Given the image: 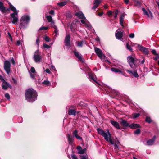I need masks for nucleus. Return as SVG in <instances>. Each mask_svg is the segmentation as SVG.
Masks as SVG:
<instances>
[{"label": "nucleus", "mask_w": 159, "mask_h": 159, "mask_svg": "<svg viewBox=\"0 0 159 159\" xmlns=\"http://www.w3.org/2000/svg\"><path fill=\"white\" fill-rule=\"evenodd\" d=\"M37 94L36 91L33 89H29L26 90L25 98L29 102H33L37 99Z\"/></svg>", "instance_id": "1"}, {"label": "nucleus", "mask_w": 159, "mask_h": 159, "mask_svg": "<svg viewBox=\"0 0 159 159\" xmlns=\"http://www.w3.org/2000/svg\"><path fill=\"white\" fill-rule=\"evenodd\" d=\"M49 13L50 15H46L45 17L48 22L49 23V25L50 26L54 28V32L57 35L58 33V30L57 27L55 25L54 21L52 19V17L55 15L54 11L52 10L49 11Z\"/></svg>", "instance_id": "2"}, {"label": "nucleus", "mask_w": 159, "mask_h": 159, "mask_svg": "<svg viewBox=\"0 0 159 159\" xmlns=\"http://www.w3.org/2000/svg\"><path fill=\"white\" fill-rule=\"evenodd\" d=\"M75 16L81 19V23L84 25V26L89 30H91L92 29V26L89 23L84 16L83 13L80 11L76 12Z\"/></svg>", "instance_id": "3"}, {"label": "nucleus", "mask_w": 159, "mask_h": 159, "mask_svg": "<svg viewBox=\"0 0 159 159\" xmlns=\"http://www.w3.org/2000/svg\"><path fill=\"white\" fill-rule=\"evenodd\" d=\"M8 3L10 7V9L13 12L10 15L11 20L13 24H16L18 20V14L19 11L17 10L16 8L10 2H8Z\"/></svg>", "instance_id": "4"}, {"label": "nucleus", "mask_w": 159, "mask_h": 159, "mask_svg": "<svg viewBox=\"0 0 159 159\" xmlns=\"http://www.w3.org/2000/svg\"><path fill=\"white\" fill-rule=\"evenodd\" d=\"M98 133L102 135L105 139L107 142H110L111 144H114V143L111 139V136L109 130H107L106 132L101 129L98 128L97 129Z\"/></svg>", "instance_id": "5"}, {"label": "nucleus", "mask_w": 159, "mask_h": 159, "mask_svg": "<svg viewBox=\"0 0 159 159\" xmlns=\"http://www.w3.org/2000/svg\"><path fill=\"white\" fill-rule=\"evenodd\" d=\"M127 59L131 68H136L138 66L139 61L136 58L129 56L127 57Z\"/></svg>", "instance_id": "6"}, {"label": "nucleus", "mask_w": 159, "mask_h": 159, "mask_svg": "<svg viewBox=\"0 0 159 159\" xmlns=\"http://www.w3.org/2000/svg\"><path fill=\"white\" fill-rule=\"evenodd\" d=\"M30 17L27 15L23 16L21 18L20 24V29H25L27 26L30 21Z\"/></svg>", "instance_id": "7"}, {"label": "nucleus", "mask_w": 159, "mask_h": 159, "mask_svg": "<svg viewBox=\"0 0 159 159\" xmlns=\"http://www.w3.org/2000/svg\"><path fill=\"white\" fill-rule=\"evenodd\" d=\"M95 51L99 57L102 61H104L106 56L105 55L103 54L102 51L99 48H96L95 49Z\"/></svg>", "instance_id": "8"}, {"label": "nucleus", "mask_w": 159, "mask_h": 159, "mask_svg": "<svg viewBox=\"0 0 159 159\" xmlns=\"http://www.w3.org/2000/svg\"><path fill=\"white\" fill-rule=\"evenodd\" d=\"M11 64L10 62L6 60L4 61V68L7 73L9 75L10 73Z\"/></svg>", "instance_id": "9"}, {"label": "nucleus", "mask_w": 159, "mask_h": 159, "mask_svg": "<svg viewBox=\"0 0 159 159\" xmlns=\"http://www.w3.org/2000/svg\"><path fill=\"white\" fill-rule=\"evenodd\" d=\"M38 52L37 51L35 52V54L33 56V59L35 62L36 63H39L41 62L42 60V57L40 54H36V52Z\"/></svg>", "instance_id": "10"}, {"label": "nucleus", "mask_w": 159, "mask_h": 159, "mask_svg": "<svg viewBox=\"0 0 159 159\" xmlns=\"http://www.w3.org/2000/svg\"><path fill=\"white\" fill-rule=\"evenodd\" d=\"M139 49L143 54L147 55L149 53V51L148 48L139 44H137Z\"/></svg>", "instance_id": "11"}, {"label": "nucleus", "mask_w": 159, "mask_h": 159, "mask_svg": "<svg viewBox=\"0 0 159 159\" xmlns=\"http://www.w3.org/2000/svg\"><path fill=\"white\" fill-rule=\"evenodd\" d=\"M1 81L2 82V88L3 89L7 90L8 88H11L12 87L9 83L7 82L3 78Z\"/></svg>", "instance_id": "12"}, {"label": "nucleus", "mask_w": 159, "mask_h": 159, "mask_svg": "<svg viewBox=\"0 0 159 159\" xmlns=\"http://www.w3.org/2000/svg\"><path fill=\"white\" fill-rule=\"evenodd\" d=\"M70 37L69 34L66 35L64 40V43L66 46L69 47L70 44Z\"/></svg>", "instance_id": "13"}, {"label": "nucleus", "mask_w": 159, "mask_h": 159, "mask_svg": "<svg viewBox=\"0 0 159 159\" xmlns=\"http://www.w3.org/2000/svg\"><path fill=\"white\" fill-rule=\"evenodd\" d=\"M10 9L9 8H6L4 6L3 3L0 2V10L3 13H6Z\"/></svg>", "instance_id": "14"}, {"label": "nucleus", "mask_w": 159, "mask_h": 159, "mask_svg": "<svg viewBox=\"0 0 159 159\" xmlns=\"http://www.w3.org/2000/svg\"><path fill=\"white\" fill-rule=\"evenodd\" d=\"M89 76V79L90 80H92L96 82L97 84H98V83L96 80V76L92 72H89L88 73Z\"/></svg>", "instance_id": "15"}, {"label": "nucleus", "mask_w": 159, "mask_h": 159, "mask_svg": "<svg viewBox=\"0 0 159 159\" xmlns=\"http://www.w3.org/2000/svg\"><path fill=\"white\" fill-rule=\"evenodd\" d=\"M136 68L133 69V70H126V71L128 72L129 74H132L134 77H135L137 78L139 77V75L138 74L137 70H135Z\"/></svg>", "instance_id": "16"}, {"label": "nucleus", "mask_w": 159, "mask_h": 159, "mask_svg": "<svg viewBox=\"0 0 159 159\" xmlns=\"http://www.w3.org/2000/svg\"><path fill=\"white\" fill-rule=\"evenodd\" d=\"M156 138V136H154L151 139H149L147 141L146 145L148 146H152L153 145L155 141Z\"/></svg>", "instance_id": "17"}, {"label": "nucleus", "mask_w": 159, "mask_h": 159, "mask_svg": "<svg viewBox=\"0 0 159 159\" xmlns=\"http://www.w3.org/2000/svg\"><path fill=\"white\" fill-rule=\"evenodd\" d=\"M110 122L112 125L117 129H120L119 124L118 122L112 120H111Z\"/></svg>", "instance_id": "18"}, {"label": "nucleus", "mask_w": 159, "mask_h": 159, "mask_svg": "<svg viewBox=\"0 0 159 159\" xmlns=\"http://www.w3.org/2000/svg\"><path fill=\"white\" fill-rule=\"evenodd\" d=\"M73 52L75 56L78 58V59L80 61L83 62V59L82 57V56L80 54L77 52L76 51H74Z\"/></svg>", "instance_id": "19"}, {"label": "nucleus", "mask_w": 159, "mask_h": 159, "mask_svg": "<svg viewBox=\"0 0 159 159\" xmlns=\"http://www.w3.org/2000/svg\"><path fill=\"white\" fill-rule=\"evenodd\" d=\"M123 31L122 32L120 31H116V33L115 34V35L116 38L117 39H120L123 36Z\"/></svg>", "instance_id": "20"}, {"label": "nucleus", "mask_w": 159, "mask_h": 159, "mask_svg": "<svg viewBox=\"0 0 159 159\" xmlns=\"http://www.w3.org/2000/svg\"><path fill=\"white\" fill-rule=\"evenodd\" d=\"M120 124L122 126L125 127H127L129 125L127 121L123 119H121Z\"/></svg>", "instance_id": "21"}, {"label": "nucleus", "mask_w": 159, "mask_h": 159, "mask_svg": "<svg viewBox=\"0 0 159 159\" xmlns=\"http://www.w3.org/2000/svg\"><path fill=\"white\" fill-rule=\"evenodd\" d=\"M129 127L132 129H135L137 128H140V126L138 124L132 123L129 125Z\"/></svg>", "instance_id": "22"}, {"label": "nucleus", "mask_w": 159, "mask_h": 159, "mask_svg": "<svg viewBox=\"0 0 159 159\" xmlns=\"http://www.w3.org/2000/svg\"><path fill=\"white\" fill-rule=\"evenodd\" d=\"M106 90L107 92L113 95H114V93L116 92V90L110 88L106 89Z\"/></svg>", "instance_id": "23"}, {"label": "nucleus", "mask_w": 159, "mask_h": 159, "mask_svg": "<svg viewBox=\"0 0 159 159\" xmlns=\"http://www.w3.org/2000/svg\"><path fill=\"white\" fill-rule=\"evenodd\" d=\"M68 141L69 144H72L73 141V139L72 136H71L69 134L67 136Z\"/></svg>", "instance_id": "24"}, {"label": "nucleus", "mask_w": 159, "mask_h": 159, "mask_svg": "<svg viewBox=\"0 0 159 159\" xmlns=\"http://www.w3.org/2000/svg\"><path fill=\"white\" fill-rule=\"evenodd\" d=\"M125 15L124 14L121 15L120 18V23L121 25L123 27H124L123 25V22L124 21Z\"/></svg>", "instance_id": "25"}, {"label": "nucleus", "mask_w": 159, "mask_h": 159, "mask_svg": "<svg viewBox=\"0 0 159 159\" xmlns=\"http://www.w3.org/2000/svg\"><path fill=\"white\" fill-rule=\"evenodd\" d=\"M76 113V111L74 109H69L68 111V114L70 115H75Z\"/></svg>", "instance_id": "26"}, {"label": "nucleus", "mask_w": 159, "mask_h": 159, "mask_svg": "<svg viewBox=\"0 0 159 159\" xmlns=\"http://www.w3.org/2000/svg\"><path fill=\"white\" fill-rule=\"evenodd\" d=\"M111 70L112 71L114 72L115 73L119 72L121 74H123L122 72L118 69L115 68H112L111 69Z\"/></svg>", "instance_id": "27"}, {"label": "nucleus", "mask_w": 159, "mask_h": 159, "mask_svg": "<svg viewBox=\"0 0 159 159\" xmlns=\"http://www.w3.org/2000/svg\"><path fill=\"white\" fill-rule=\"evenodd\" d=\"M135 6L138 7H140L141 6V3L138 0H135Z\"/></svg>", "instance_id": "28"}, {"label": "nucleus", "mask_w": 159, "mask_h": 159, "mask_svg": "<svg viewBox=\"0 0 159 159\" xmlns=\"http://www.w3.org/2000/svg\"><path fill=\"white\" fill-rule=\"evenodd\" d=\"M67 2V1H65L62 2H61L58 3L57 4L59 6H63L66 4Z\"/></svg>", "instance_id": "29"}, {"label": "nucleus", "mask_w": 159, "mask_h": 159, "mask_svg": "<svg viewBox=\"0 0 159 159\" xmlns=\"http://www.w3.org/2000/svg\"><path fill=\"white\" fill-rule=\"evenodd\" d=\"M42 84L47 86L50 85L51 84L50 82L48 80H44Z\"/></svg>", "instance_id": "30"}, {"label": "nucleus", "mask_w": 159, "mask_h": 159, "mask_svg": "<svg viewBox=\"0 0 159 159\" xmlns=\"http://www.w3.org/2000/svg\"><path fill=\"white\" fill-rule=\"evenodd\" d=\"M86 151V149L84 148L83 149H81L80 151L78 152V153L79 154H83Z\"/></svg>", "instance_id": "31"}, {"label": "nucleus", "mask_w": 159, "mask_h": 159, "mask_svg": "<svg viewBox=\"0 0 159 159\" xmlns=\"http://www.w3.org/2000/svg\"><path fill=\"white\" fill-rule=\"evenodd\" d=\"M43 38L47 42H49L51 41L50 39L47 36H45Z\"/></svg>", "instance_id": "32"}, {"label": "nucleus", "mask_w": 159, "mask_h": 159, "mask_svg": "<svg viewBox=\"0 0 159 159\" xmlns=\"http://www.w3.org/2000/svg\"><path fill=\"white\" fill-rule=\"evenodd\" d=\"M126 48L128 49L129 51H132V49L131 48V47L129 45V44L128 43H126Z\"/></svg>", "instance_id": "33"}, {"label": "nucleus", "mask_w": 159, "mask_h": 159, "mask_svg": "<svg viewBox=\"0 0 159 159\" xmlns=\"http://www.w3.org/2000/svg\"><path fill=\"white\" fill-rule=\"evenodd\" d=\"M100 2V0H95L94 2V5H97L98 6Z\"/></svg>", "instance_id": "34"}, {"label": "nucleus", "mask_w": 159, "mask_h": 159, "mask_svg": "<svg viewBox=\"0 0 159 159\" xmlns=\"http://www.w3.org/2000/svg\"><path fill=\"white\" fill-rule=\"evenodd\" d=\"M140 115V114L139 113H134L133 114V119H135L138 117Z\"/></svg>", "instance_id": "35"}, {"label": "nucleus", "mask_w": 159, "mask_h": 159, "mask_svg": "<svg viewBox=\"0 0 159 159\" xmlns=\"http://www.w3.org/2000/svg\"><path fill=\"white\" fill-rule=\"evenodd\" d=\"M145 121L148 123H150L152 122V120L150 117H147L146 118Z\"/></svg>", "instance_id": "36"}, {"label": "nucleus", "mask_w": 159, "mask_h": 159, "mask_svg": "<svg viewBox=\"0 0 159 159\" xmlns=\"http://www.w3.org/2000/svg\"><path fill=\"white\" fill-rule=\"evenodd\" d=\"M77 46L79 47H81L83 46V43L81 41H77Z\"/></svg>", "instance_id": "37"}, {"label": "nucleus", "mask_w": 159, "mask_h": 159, "mask_svg": "<svg viewBox=\"0 0 159 159\" xmlns=\"http://www.w3.org/2000/svg\"><path fill=\"white\" fill-rule=\"evenodd\" d=\"M142 11L143 12L144 14L145 15H146L149 18V14L148 13V12L144 8H142Z\"/></svg>", "instance_id": "38"}, {"label": "nucleus", "mask_w": 159, "mask_h": 159, "mask_svg": "<svg viewBox=\"0 0 159 159\" xmlns=\"http://www.w3.org/2000/svg\"><path fill=\"white\" fill-rule=\"evenodd\" d=\"M43 47L45 48L48 49L51 47V46L48 45L46 43H43Z\"/></svg>", "instance_id": "39"}, {"label": "nucleus", "mask_w": 159, "mask_h": 159, "mask_svg": "<svg viewBox=\"0 0 159 159\" xmlns=\"http://www.w3.org/2000/svg\"><path fill=\"white\" fill-rule=\"evenodd\" d=\"M118 10H116L114 12V14L113 15V17L114 18H116L117 17L118 14Z\"/></svg>", "instance_id": "40"}, {"label": "nucleus", "mask_w": 159, "mask_h": 159, "mask_svg": "<svg viewBox=\"0 0 159 159\" xmlns=\"http://www.w3.org/2000/svg\"><path fill=\"white\" fill-rule=\"evenodd\" d=\"M78 131L77 130H75L73 133V135L74 136L76 137L77 135H78Z\"/></svg>", "instance_id": "41"}, {"label": "nucleus", "mask_w": 159, "mask_h": 159, "mask_svg": "<svg viewBox=\"0 0 159 159\" xmlns=\"http://www.w3.org/2000/svg\"><path fill=\"white\" fill-rule=\"evenodd\" d=\"M81 159H88V155H84L81 156L80 157Z\"/></svg>", "instance_id": "42"}, {"label": "nucleus", "mask_w": 159, "mask_h": 159, "mask_svg": "<svg viewBox=\"0 0 159 159\" xmlns=\"http://www.w3.org/2000/svg\"><path fill=\"white\" fill-rule=\"evenodd\" d=\"M140 129H138L134 131V133L136 134H139L140 133Z\"/></svg>", "instance_id": "43"}, {"label": "nucleus", "mask_w": 159, "mask_h": 159, "mask_svg": "<svg viewBox=\"0 0 159 159\" xmlns=\"http://www.w3.org/2000/svg\"><path fill=\"white\" fill-rule=\"evenodd\" d=\"M5 97L8 99L9 100L10 97L9 94L8 93H6L5 95Z\"/></svg>", "instance_id": "44"}, {"label": "nucleus", "mask_w": 159, "mask_h": 159, "mask_svg": "<svg viewBox=\"0 0 159 159\" xmlns=\"http://www.w3.org/2000/svg\"><path fill=\"white\" fill-rule=\"evenodd\" d=\"M48 28V27H41V28H40L39 30H47Z\"/></svg>", "instance_id": "45"}, {"label": "nucleus", "mask_w": 159, "mask_h": 159, "mask_svg": "<svg viewBox=\"0 0 159 159\" xmlns=\"http://www.w3.org/2000/svg\"><path fill=\"white\" fill-rule=\"evenodd\" d=\"M7 34H8V37H9V39H10V40L11 41H12V36H11V34H10V33L9 32H8L7 33Z\"/></svg>", "instance_id": "46"}, {"label": "nucleus", "mask_w": 159, "mask_h": 159, "mask_svg": "<svg viewBox=\"0 0 159 159\" xmlns=\"http://www.w3.org/2000/svg\"><path fill=\"white\" fill-rule=\"evenodd\" d=\"M11 61L13 65H15V62L13 58L11 59Z\"/></svg>", "instance_id": "47"}, {"label": "nucleus", "mask_w": 159, "mask_h": 159, "mask_svg": "<svg viewBox=\"0 0 159 159\" xmlns=\"http://www.w3.org/2000/svg\"><path fill=\"white\" fill-rule=\"evenodd\" d=\"M22 44V42L21 41L18 40L17 41L16 45L18 46H19Z\"/></svg>", "instance_id": "48"}, {"label": "nucleus", "mask_w": 159, "mask_h": 159, "mask_svg": "<svg viewBox=\"0 0 159 159\" xmlns=\"http://www.w3.org/2000/svg\"><path fill=\"white\" fill-rule=\"evenodd\" d=\"M72 159H78L77 157L75 154H73L71 155Z\"/></svg>", "instance_id": "49"}, {"label": "nucleus", "mask_w": 159, "mask_h": 159, "mask_svg": "<svg viewBox=\"0 0 159 159\" xmlns=\"http://www.w3.org/2000/svg\"><path fill=\"white\" fill-rule=\"evenodd\" d=\"M39 38H37L36 40V44L38 45V47H39Z\"/></svg>", "instance_id": "50"}, {"label": "nucleus", "mask_w": 159, "mask_h": 159, "mask_svg": "<svg viewBox=\"0 0 159 159\" xmlns=\"http://www.w3.org/2000/svg\"><path fill=\"white\" fill-rule=\"evenodd\" d=\"M30 71L31 72L34 73L35 72V70L33 67H32L30 69Z\"/></svg>", "instance_id": "51"}, {"label": "nucleus", "mask_w": 159, "mask_h": 159, "mask_svg": "<svg viewBox=\"0 0 159 159\" xmlns=\"http://www.w3.org/2000/svg\"><path fill=\"white\" fill-rule=\"evenodd\" d=\"M78 140H82V138L79 136L78 135H77L75 137Z\"/></svg>", "instance_id": "52"}, {"label": "nucleus", "mask_w": 159, "mask_h": 159, "mask_svg": "<svg viewBox=\"0 0 159 159\" xmlns=\"http://www.w3.org/2000/svg\"><path fill=\"white\" fill-rule=\"evenodd\" d=\"M107 15L109 16H111L112 15V12L111 11H109L107 12Z\"/></svg>", "instance_id": "53"}, {"label": "nucleus", "mask_w": 159, "mask_h": 159, "mask_svg": "<svg viewBox=\"0 0 159 159\" xmlns=\"http://www.w3.org/2000/svg\"><path fill=\"white\" fill-rule=\"evenodd\" d=\"M156 55V56L154 58V59L155 60H157L158 59V58H159V55L158 54Z\"/></svg>", "instance_id": "54"}, {"label": "nucleus", "mask_w": 159, "mask_h": 159, "mask_svg": "<svg viewBox=\"0 0 159 159\" xmlns=\"http://www.w3.org/2000/svg\"><path fill=\"white\" fill-rule=\"evenodd\" d=\"M129 37L130 38H133L134 37V33H131L129 35Z\"/></svg>", "instance_id": "55"}, {"label": "nucleus", "mask_w": 159, "mask_h": 159, "mask_svg": "<svg viewBox=\"0 0 159 159\" xmlns=\"http://www.w3.org/2000/svg\"><path fill=\"white\" fill-rule=\"evenodd\" d=\"M152 52L153 54L155 55H157V54H158L156 52V51L155 50H154V49L152 50Z\"/></svg>", "instance_id": "56"}, {"label": "nucleus", "mask_w": 159, "mask_h": 159, "mask_svg": "<svg viewBox=\"0 0 159 159\" xmlns=\"http://www.w3.org/2000/svg\"><path fill=\"white\" fill-rule=\"evenodd\" d=\"M45 72L46 73H48L49 74H50L51 73V72L50 71V70L48 68H47L46 69Z\"/></svg>", "instance_id": "57"}, {"label": "nucleus", "mask_w": 159, "mask_h": 159, "mask_svg": "<svg viewBox=\"0 0 159 159\" xmlns=\"http://www.w3.org/2000/svg\"><path fill=\"white\" fill-rule=\"evenodd\" d=\"M30 77L34 79V78L35 75L34 74H32L30 72Z\"/></svg>", "instance_id": "58"}, {"label": "nucleus", "mask_w": 159, "mask_h": 159, "mask_svg": "<svg viewBox=\"0 0 159 159\" xmlns=\"http://www.w3.org/2000/svg\"><path fill=\"white\" fill-rule=\"evenodd\" d=\"M66 17L67 18H71L72 17V15L71 14L68 13L66 15Z\"/></svg>", "instance_id": "59"}, {"label": "nucleus", "mask_w": 159, "mask_h": 159, "mask_svg": "<svg viewBox=\"0 0 159 159\" xmlns=\"http://www.w3.org/2000/svg\"><path fill=\"white\" fill-rule=\"evenodd\" d=\"M77 149L78 151V152L79 151H80L81 149H82V148L80 146H78L76 148Z\"/></svg>", "instance_id": "60"}, {"label": "nucleus", "mask_w": 159, "mask_h": 159, "mask_svg": "<svg viewBox=\"0 0 159 159\" xmlns=\"http://www.w3.org/2000/svg\"><path fill=\"white\" fill-rule=\"evenodd\" d=\"M103 62H107L109 64H110L111 62L107 59H104V61Z\"/></svg>", "instance_id": "61"}, {"label": "nucleus", "mask_w": 159, "mask_h": 159, "mask_svg": "<svg viewBox=\"0 0 159 159\" xmlns=\"http://www.w3.org/2000/svg\"><path fill=\"white\" fill-rule=\"evenodd\" d=\"M98 7L97 5H94V6L92 7V9L95 10Z\"/></svg>", "instance_id": "62"}, {"label": "nucleus", "mask_w": 159, "mask_h": 159, "mask_svg": "<svg viewBox=\"0 0 159 159\" xmlns=\"http://www.w3.org/2000/svg\"><path fill=\"white\" fill-rule=\"evenodd\" d=\"M51 67L52 70H56V69L55 67L52 65H51Z\"/></svg>", "instance_id": "63"}, {"label": "nucleus", "mask_w": 159, "mask_h": 159, "mask_svg": "<svg viewBox=\"0 0 159 159\" xmlns=\"http://www.w3.org/2000/svg\"><path fill=\"white\" fill-rule=\"evenodd\" d=\"M129 2V0H125V2L126 4H127Z\"/></svg>", "instance_id": "64"}]
</instances>
